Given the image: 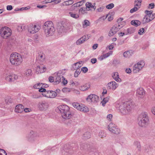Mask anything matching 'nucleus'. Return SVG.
I'll use <instances>...</instances> for the list:
<instances>
[{"label":"nucleus","mask_w":155,"mask_h":155,"mask_svg":"<svg viewBox=\"0 0 155 155\" xmlns=\"http://www.w3.org/2000/svg\"><path fill=\"white\" fill-rule=\"evenodd\" d=\"M119 105H120L118 107L120 111L123 114L128 113L134 106V103L130 101L121 103Z\"/></svg>","instance_id":"1"},{"label":"nucleus","mask_w":155,"mask_h":155,"mask_svg":"<svg viewBox=\"0 0 155 155\" xmlns=\"http://www.w3.org/2000/svg\"><path fill=\"white\" fill-rule=\"evenodd\" d=\"M70 108L67 105H63L58 107V110L61 114V116L64 119H70L72 115L69 111Z\"/></svg>","instance_id":"2"},{"label":"nucleus","mask_w":155,"mask_h":155,"mask_svg":"<svg viewBox=\"0 0 155 155\" xmlns=\"http://www.w3.org/2000/svg\"><path fill=\"white\" fill-rule=\"evenodd\" d=\"M10 61L12 64L15 66H18L21 63L22 59L20 54L15 52L11 54L10 58Z\"/></svg>","instance_id":"3"},{"label":"nucleus","mask_w":155,"mask_h":155,"mask_svg":"<svg viewBox=\"0 0 155 155\" xmlns=\"http://www.w3.org/2000/svg\"><path fill=\"white\" fill-rule=\"evenodd\" d=\"M40 92H42V95L46 97L49 98H54L57 95V93L53 91H46L44 88H40L39 90Z\"/></svg>","instance_id":"4"},{"label":"nucleus","mask_w":155,"mask_h":155,"mask_svg":"<svg viewBox=\"0 0 155 155\" xmlns=\"http://www.w3.org/2000/svg\"><path fill=\"white\" fill-rule=\"evenodd\" d=\"M138 124L140 126L143 127L147 125L148 121L147 115L145 113H142L139 115L138 118Z\"/></svg>","instance_id":"5"},{"label":"nucleus","mask_w":155,"mask_h":155,"mask_svg":"<svg viewBox=\"0 0 155 155\" xmlns=\"http://www.w3.org/2000/svg\"><path fill=\"white\" fill-rule=\"evenodd\" d=\"M0 34L2 37L6 39L11 35V30L8 27H2L0 29Z\"/></svg>","instance_id":"6"},{"label":"nucleus","mask_w":155,"mask_h":155,"mask_svg":"<svg viewBox=\"0 0 155 155\" xmlns=\"http://www.w3.org/2000/svg\"><path fill=\"white\" fill-rule=\"evenodd\" d=\"M68 29L66 24L58 23L57 26V29L59 34H61L66 33Z\"/></svg>","instance_id":"7"},{"label":"nucleus","mask_w":155,"mask_h":155,"mask_svg":"<svg viewBox=\"0 0 155 155\" xmlns=\"http://www.w3.org/2000/svg\"><path fill=\"white\" fill-rule=\"evenodd\" d=\"M145 63L143 61H141L138 62L137 64H135L133 68V72L134 73L138 72L141 70L145 65Z\"/></svg>","instance_id":"8"},{"label":"nucleus","mask_w":155,"mask_h":155,"mask_svg":"<svg viewBox=\"0 0 155 155\" xmlns=\"http://www.w3.org/2000/svg\"><path fill=\"white\" fill-rule=\"evenodd\" d=\"M108 128L110 131L114 134H117L120 132L119 129L118 128L115 124L111 123L109 124L108 126Z\"/></svg>","instance_id":"9"},{"label":"nucleus","mask_w":155,"mask_h":155,"mask_svg":"<svg viewBox=\"0 0 155 155\" xmlns=\"http://www.w3.org/2000/svg\"><path fill=\"white\" fill-rule=\"evenodd\" d=\"M37 137L36 133L33 130H31L26 136L27 140L30 142H32L35 140Z\"/></svg>","instance_id":"10"},{"label":"nucleus","mask_w":155,"mask_h":155,"mask_svg":"<svg viewBox=\"0 0 155 155\" xmlns=\"http://www.w3.org/2000/svg\"><path fill=\"white\" fill-rule=\"evenodd\" d=\"M118 85L114 81H111L107 85V88L108 90H114L118 87Z\"/></svg>","instance_id":"11"},{"label":"nucleus","mask_w":155,"mask_h":155,"mask_svg":"<svg viewBox=\"0 0 155 155\" xmlns=\"http://www.w3.org/2000/svg\"><path fill=\"white\" fill-rule=\"evenodd\" d=\"M40 28V27L38 25H30L28 28V31L30 33L34 34L38 32Z\"/></svg>","instance_id":"12"},{"label":"nucleus","mask_w":155,"mask_h":155,"mask_svg":"<svg viewBox=\"0 0 155 155\" xmlns=\"http://www.w3.org/2000/svg\"><path fill=\"white\" fill-rule=\"evenodd\" d=\"M99 97L96 95L91 94L88 96L86 100L88 101L97 102L99 100Z\"/></svg>","instance_id":"13"},{"label":"nucleus","mask_w":155,"mask_h":155,"mask_svg":"<svg viewBox=\"0 0 155 155\" xmlns=\"http://www.w3.org/2000/svg\"><path fill=\"white\" fill-rule=\"evenodd\" d=\"M120 29V28H117V25H114L111 28L109 31L108 35L109 36H112L115 35Z\"/></svg>","instance_id":"14"},{"label":"nucleus","mask_w":155,"mask_h":155,"mask_svg":"<svg viewBox=\"0 0 155 155\" xmlns=\"http://www.w3.org/2000/svg\"><path fill=\"white\" fill-rule=\"evenodd\" d=\"M48 104L47 102L44 101L38 103V107L41 110L45 111L48 108Z\"/></svg>","instance_id":"15"},{"label":"nucleus","mask_w":155,"mask_h":155,"mask_svg":"<svg viewBox=\"0 0 155 155\" xmlns=\"http://www.w3.org/2000/svg\"><path fill=\"white\" fill-rule=\"evenodd\" d=\"M55 31V29L54 27L48 28V29L44 30V31L46 37L52 35L54 34Z\"/></svg>","instance_id":"16"},{"label":"nucleus","mask_w":155,"mask_h":155,"mask_svg":"<svg viewBox=\"0 0 155 155\" xmlns=\"http://www.w3.org/2000/svg\"><path fill=\"white\" fill-rule=\"evenodd\" d=\"M46 70V67L43 64L38 65L36 68V72L38 73H42L45 72Z\"/></svg>","instance_id":"17"},{"label":"nucleus","mask_w":155,"mask_h":155,"mask_svg":"<svg viewBox=\"0 0 155 155\" xmlns=\"http://www.w3.org/2000/svg\"><path fill=\"white\" fill-rule=\"evenodd\" d=\"M53 27H54L53 22L51 21H47L44 23L43 28L44 30Z\"/></svg>","instance_id":"18"},{"label":"nucleus","mask_w":155,"mask_h":155,"mask_svg":"<svg viewBox=\"0 0 155 155\" xmlns=\"http://www.w3.org/2000/svg\"><path fill=\"white\" fill-rule=\"evenodd\" d=\"M24 107L21 104L17 105L15 110V112L17 113H21L24 111Z\"/></svg>","instance_id":"19"},{"label":"nucleus","mask_w":155,"mask_h":155,"mask_svg":"<svg viewBox=\"0 0 155 155\" xmlns=\"http://www.w3.org/2000/svg\"><path fill=\"white\" fill-rule=\"evenodd\" d=\"M62 71H59L57 73V76L54 81L55 84H57L61 81V74H62Z\"/></svg>","instance_id":"20"},{"label":"nucleus","mask_w":155,"mask_h":155,"mask_svg":"<svg viewBox=\"0 0 155 155\" xmlns=\"http://www.w3.org/2000/svg\"><path fill=\"white\" fill-rule=\"evenodd\" d=\"M88 39L89 38H86V35H84L77 40L76 42V44L78 45H80L83 43L86 40H88Z\"/></svg>","instance_id":"21"},{"label":"nucleus","mask_w":155,"mask_h":155,"mask_svg":"<svg viewBox=\"0 0 155 155\" xmlns=\"http://www.w3.org/2000/svg\"><path fill=\"white\" fill-rule=\"evenodd\" d=\"M137 95H139L140 97H142L145 94V91L143 88L140 87L137 90Z\"/></svg>","instance_id":"22"},{"label":"nucleus","mask_w":155,"mask_h":155,"mask_svg":"<svg viewBox=\"0 0 155 155\" xmlns=\"http://www.w3.org/2000/svg\"><path fill=\"white\" fill-rule=\"evenodd\" d=\"M133 54V52L132 50L126 51L123 53V56L125 58H129Z\"/></svg>","instance_id":"23"},{"label":"nucleus","mask_w":155,"mask_h":155,"mask_svg":"<svg viewBox=\"0 0 155 155\" xmlns=\"http://www.w3.org/2000/svg\"><path fill=\"white\" fill-rule=\"evenodd\" d=\"M90 87V84L89 83L86 84L80 87V90L82 91L87 90Z\"/></svg>","instance_id":"24"},{"label":"nucleus","mask_w":155,"mask_h":155,"mask_svg":"<svg viewBox=\"0 0 155 155\" xmlns=\"http://www.w3.org/2000/svg\"><path fill=\"white\" fill-rule=\"evenodd\" d=\"M112 77L117 82H120L121 81V79L119 78V74L118 72H116L114 73L112 75Z\"/></svg>","instance_id":"25"},{"label":"nucleus","mask_w":155,"mask_h":155,"mask_svg":"<svg viewBox=\"0 0 155 155\" xmlns=\"http://www.w3.org/2000/svg\"><path fill=\"white\" fill-rule=\"evenodd\" d=\"M79 110L81 111L86 112L89 111V109L87 107L81 104V107L80 109H79Z\"/></svg>","instance_id":"26"},{"label":"nucleus","mask_w":155,"mask_h":155,"mask_svg":"<svg viewBox=\"0 0 155 155\" xmlns=\"http://www.w3.org/2000/svg\"><path fill=\"white\" fill-rule=\"evenodd\" d=\"M148 17L146 15L144 17L142 21L143 24H144L148 22L153 19V18H148Z\"/></svg>","instance_id":"27"},{"label":"nucleus","mask_w":155,"mask_h":155,"mask_svg":"<svg viewBox=\"0 0 155 155\" xmlns=\"http://www.w3.org/2000/svg\"><path fill=\"white\" fill-rule=\"evenodd\" d=\"M130 23L132 25H134L136 27H137L140 25L141 22L138 20H132L131 21Z\"/></svg>","instance_id":"28"},{"label":"nucleus","mask_w":155,"mask_h":155,"mask_svg":"<svg viewBox=\"0 0 155 155\" xmlns=\"http://www.w3.org/2000/svg\"><path fill=\"white\" fill-rule=\"evenodd\" d=\"M85 0H83L81 1L78 2L72 5V7H80L83 4L84 2H85Z\"/></svg>","instance_id":"29"},{"label":"nucleus","mask_w":155,"mask_h":155,"mask_svg":"<svg viewBox=\"0 0 155 155\" xmlns=\"http://www.w3.org/2000/svg\"><path fill=\"white\" fill-rule=\"evenodd\" d=\"M83 138L86 140L89 139L91 137V134L89 132L87 131L85 132L83 135Z\"/></svg>","instance_id":"30"},{"label":"nucleus","mask_w":155,"mask_h":155,"mask_svg":"<svg viewBox=\"0 0 155 155\" xmlns=\"http://www.w3.org/2000/svg\"><path fill=\"white\" fill-rule=\"evenodd\" d=\"M110 97V96H108L106 97L103 98V100L101 102L102 105L103 106H105V104L108 101Z\"/></svg>","instance_id":"31"},{"label":"nucleus","mask_w":155,"mask_h":155,"mask_svg":"<svg viewBox=\"0 0 155 155\" xmlns=\"http://www.w3.org/2000/svg\"><path fill=\"white\" fill-rule=\"evenodd\" d=\"M142 1V0H135L134 2L135 6H137L139 7V8H140Z\"/></svg>","instance_id":"32"},{"label":"nucleus","mask_w":155,"mask_h":155,"mask_svg":"<svg viewBox=\"0 0 155 155\" xmlns=\"http://www.w3.org/2000/svg\"><path fill=\"white\" fill-rule=\"evenodd\" d=\"M88 11L87 8H81L79 12L81 13L82 14H84L85 13H87V11Z\"/></svg>","instance_id":"33"},{"label":"nucleus","mask_w":155,"mask_h":155,"mask_svg":"<svg viewBox=\"0 0 155 155\" xmlns=\"http://www.w3.org/2000/svg\"><path fill=\"white\" fill-rule=\"evenodd\" d=\"M90 22L87 20H85L83 23V27L85 28L87 26L90 25Z\"/></svg>","instance_id":"34"},{"label":"nucleus","mask_w":155,"mask_h":155,"mask_svg":"<svg viewBox=\"0 0 155 155\" xmlns=\"http://www.w3.org/2000/svg\"><path fill=\"white\" fill-rule=\"evenodd\" d=\"M10 76L11 82L14 81L15 80H17L18 78V76L15 74L10 75Z\"/></svg>","instance_id":"35"},{"label":"nucleus","mask_w":155,"mask_h":155,"mask_svg":"<svg viewBox=\"0 0 155 155\" xmlns=\"http://www.w3.org/2000/svg\"><path fill=\"white\" fill-rule=\"evenodd\" d=\"M45 58V55L44 54L40 53L39 54L38 58L41 61H44Z\"/></svg>","instance_id":"36"},{"label":"nucleus","mask_w":155,"mask_h":155,"mask_svg":"<svg viewBox=\"0 0 155 155\" xmlns=\"http://www.w3.org/2000/svg\"><path fill=\"white\" fill-rule=\"evenodd\" d=\"M127 31L128 34H130L135 32V29L134 28L130 27L127 29Z\"/></svg>","instance_id":"37"},{"label":"nucleus","mask_w":155,"mask_h":155,"mask_svg":"<svg viewBox=\"0 0 155 155\" xmlns=\"http://www.w3.org/2000/svg\"><path fill=\"white\" fill-rule=\"evenodd\" d=\"M81 66V65L80 66H78V65H76V66L74 65V64L72 65V68L71 69L72 71H74L75 70L78 69L80 68Z\"/></svg>","instance_id":"38"},{"label":"nucleus","mask_w":155,"mask_h":155,"mask_svg":"<svg viewBox=\"0 0 155 155\" xmlns=\"http://www.w3.org/2000/svg\"><path fill=\"white\" fill-rule=\"evenodd\" d=\"M81 105L78 103H74L73 104V107L79 110L81 107Z\"/></svg>","instance_id":"39"},{"label":"nucleus","mask_w":155,"mask_h":155,"mask_svg":"<svg viewBox=\"0 0 155 155\" xmlns=\"http://www.w3.org/2000/svg\"><path fill=\"white\" fill-rule=\"evenodd\" d=\"M69 14L72 17L75 18H77L79 17L78 15L77 14H74L72 12H70L69 13Z\"/></svg>","instance_id":"40"},{"label":"nucleus","mask_w":155,"mask_h":155,"mask_svg":"<svg viewBox=\"0 0 155 155\" xmlns=\"http://www.w3.org/2000/svg\"><path fill=\"white\" fill-rule=\"evenodd\" d=\"M145 12L147 15L146 16H147L151 18V16L153 13L152 11H149L146 10L145 11Z\"/></svg>","instance_id":"41"},{"label":"nucleus","mask_w":155,"mask_h":155,"mask_svg":"<svg viewBox=\"0 0 155 155\" xmlns=\"http://www.w3.org/2000/svg\"><path fill=\"white\" fill-rule=\"evenodd\" d=\"M98 136L101 138H104L106 137V134L104 132L101 131L99 132Z\"/></svg>","instance_id":"42"},{"label":"nucleus","mask_w":155,"mask_h":155,"mask_svg":"<svg viewBox=\"0 0 155 155\" xmlns=\"http://www.w3.org/2000/svg\"><path fill=\"white\" fill-rule=\"evenodd\" d=\"M74 2L72 0H69L64 2L65 5H72L73 3Z\"/></svg>","instance_id":"43"},{"label":"nucleus","mask_w":155,"mask_h":155,"mask_svg":"<svg viewBox=\"0 0 155 155\" xmlns=\"http://www.w3.org/2000/svg\"><path fill=\"white\" fill-rule=\"evenodd\" d=\"M91 5L92 4L91 2H88L86 3L85 5L86 6V8H87L88 11H89L90 10V8L91 6Z\"/></svg>","instance_id":"44"},{"label":"nucleus","mask_w":155,"mask_h":155,"mask_svg":"<svg viewBox=\"0 0 155 155\" xmlns=\"http://www.w3.org/2000/svg\"><path fill=\"white\" fill-rule=\"evenodd\" d=\"M81 71V70H80L79 69H77L74 73V77H78V75L80 74Z\"/></svg>","instance_id":"45"},{"label":"nucleus","mask_w":155,"mask_h":155,"mask_svg":"<svg viewBox=\"0 0 155 155\" xmlns=\"http://www.w3.org/2000/svg\"><path fill=\"white\" fill-rule=\"evenodd\" d=\"M68 119L66 120V122L68 125H70L71 124H73L74 121L73 120L69 119Z\"/></svg>","instance_id":"46"},{"label":"nucleus","mask_w":155,"mask_h":155,"mask_svg":"<svg viewBox=\"0 0 155 155\" xmlns=\"http://www.w3.org/2000/svg\"><path fill=\"white\" fill-rule=\"evenodd\" d=\"M42 83H39L37 84H35L34 85V87L35 88L37 89H40V87L41 85H42Z\"/></svg>","instance_id":"47"},{"label":"nucleus","mask_w":155,"mask_h":155,"mask_svg":"<svg viewBox=\"0 0 155 155\" xmlns=\"http://www.w3.org/2000/svg\"><path fill=\"white\" fill-rule=\"evenodd\" d=\"M114 6V5L113 3L110 4L106 6V8L107 9H111L113 8Z\"/></svg>","instance_id":"48"},{"label":"nucleus","mask_w":155,"mask_h":155,"mask_svg":"<svg viewBox=\"0 0 155 155\" xmlns=\"http://www.w3.org/2000/svg\"><path fill=\"white\" fill-rule=\"evenodd\" d=\"M136 6H134V7L130 10V12L131 13H133L138 10V8Z\"/></svg>","instance_id":"49"},{"label":"nucleus","mask_w":155,"mask_h":155,"mask_svg":"<svg viewBox=\"0 0 155 155\" xmlns=\"http://www.w3.org/2000/svg\"><path fill=\"white\" fill-rule=\"evenodd\" d=\"M61 78L62 80H63L62 82V83L64 85L68 83L67 81L65 79V78L63 76H61Z\"/></svg>","instance_id":"50"},{"label":"nucleus","mask_w":155,"mask_h":155,"mask_svg":"<svg viewBox=\"0 0 155 155\" xmlns=\"http://www.w3.org/2000/svg\"><path fill=\"white\" fill-rule=\"evenodd\" d=\"M0 155H7V154L3 149H0Z\"/></svg>","instance_id":"51"},{"label":"nucleus","mask_w":155,"mask_h":155,"mask_svg":"<svg viewBox=\"0 0 155 155\" xmlns=\"http://www.w3.org/2000/svg\"><path fill=\"white\" fill-rule=\"evenodd\" d=\"M151 147L150 145H146L145 147V150L147 152H148L151 149Z\"/></svg>","instance_id":"52"},{"label":"nucleus","mask_w":155,"mask_h":155,"mask_svg":"<svg viewBox=\"0 0 155 155\" xmlns=\"http://www.w3.org/2000/svg\"><path fill=\"white\" fill-rule=\"evenodd\" d=\"M88 68L86 67H83L81 68V71H82L84 73H86L88 71Z\"/></svg>","instance_id":"53"},{"label":"nucleus","mask_w":155,"mask_h":155,"mask_svg":"<svg viewBox=\"0 0 155 155\" xmlns=\"http://www.w3.org/2000/svg\"><path fill=\"white\" fill-rule=\"evenodd\" d=\"M48 80L50 82L52 83L54 82V78L53 77L50 76L48 78Z\"/></svg>","instance_id":"54"},{"label":"nucleus","mask_w":155,"mask_h":155,"mask_svg":"<svg viewBox=\"0 0 155 155\" xmlns=\"http://www.w3.org/2000/svg\"><path fill=\"white\" fill-rule=\"evenodd\" d=\"M144 29L143 28L140 29L139 31L138 34L140 35H142L143 33H144Z\"/></svg>","instance_id":"55"},{"label":"nucleus","mask_w":155,"mask_h":155,"mask_svg":"<svg viewBox=\"0 0 155 155\" xmlns=\"http://www.w3.org/2000/svg\"><path fill=\"white\" fill-rule=\"evenodd\" d=\"M31 70L29 69L27 71L25 72V73L28 76L31 74Z\"/></svg>","instance_id":"56"},{"label":"nucleus","mask_w":155,"mask_h":155,"mask_svg":"<svg viewBox=\"0 0 155 155\" xmlns=\"http://www.w3.org/2000/svg\"><path fill=\"white\" fill-rule=\"evenodd\" d=\"M61 151L62 154L64 155H68V152L67 150H62Z\"/></svg>","instance_id":"57"},{"label":"nucleus","mask_w":155,"mask_h":155,"mask_svg":"<svg viewBox=\"0 0 155 155\" xmlns=\"http://www.w3.org/2000/svg\"><path fill=\"white\" fill-rule=\"evenodd\" d=\"M149 6L148 7V8H149L151 7L150 8L151 9H152L154 7L155 5L154 3H151L149 5Z\"/></svg>","instance_id":"58"},{"label":"nucleus","mask_w":155,"mask_h":155,"mask_svg":"<svg viewBox=\"0 0 155 155\" xmlns=\"http://www.w3.org/2000/svg\"><path fill=\"white\" fill-rule=\"evenodd\" d=\"M41 87V88L42 87V88H46L49 87V86L48 84H42Z\"/></svg>","instance_id":"59"},{"label":"nucleus","mask_w":155,"mask_h":155,"mask_svg":"<svg viewBox=\"0 0 155 155\" xmlns=\"http://www.w3.org/2000/svg\"><path fill=\"white\" fill-rule=\"evenodd\" d=\"M97 60L96 58H92L91 60V62L93 64L96 63L97 62Z\"/></svg>","instance_id":"60"},{"label":"nucleus","mask_w":155,"mask_h":155,"mask_svg":"<svg viewBox=\"0 0 155 155\" xmlns=\"http://www.w3.org/2000/svg\"><path fill=\"white\" fill-rule=\"evenodd\" d=\"M61 0H51V2H53L55 4H57L61 2Z\"/></svg>","instance_id":"61"},{"label":"nucleus","mask_w":155,"mask_h":155,"mask_svg":"<svg viewBox=\"0 0 155 155\" xmlns=\"http://www.w3.org/2000/svg\"><path fill=\"white\" fill-rule=\"evenodd\" d=\"M23 27L22 26H18L17 28V30L19 31H21L24 28H22Z\"/></svg>","instance_id":"62"},{"label":"nucleus","mask_w":155,"mask_h":155,"mask_svg":"<svg viewBox=\"0 0 155 155\" xmlns=\"http://www.w3.org/2000/svg\"><path fill=\"white\" fill-rule=\"evenodd\" d=\"M12 7L11 5H7V9L8 11H10L12 9Z\"/></svg>","instance_id":"63"},{"label":"nucleus","mask_w":155,"mask_h":155,"mask_svg":"<svg viewBox=\"0 0 155 155\" xmlns=\"http://www.w3.org/2000/svg\"><path fill=\"white\" fill-rule=\"evenodd\" d=\"M112 115L111 114H108L107 117V119L110 120H111V119L112 118Z\"/></svg>","instance_id":"64"}]
</instances>
